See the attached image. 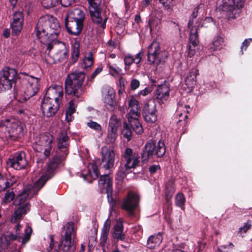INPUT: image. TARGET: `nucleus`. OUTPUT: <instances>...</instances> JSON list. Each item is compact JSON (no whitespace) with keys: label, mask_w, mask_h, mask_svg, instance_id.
<instances>
[{"label":"nucleus","mask_w":252,"mask_h":252,"mask_svg":"<svg viewBox=\"0 0 252 252\" xmlns=\"http://www.w3.org/2000/svg\"><path fill=\"white\" fill-rule=\"evenodd\" d=\"M143 116L145 121L148 125L154 124L157 120V110L154 101H150L144 105Z\"/></svg>","instance_id":"obj_15"},{"label":"nucleus","mask_w":252,"mask_h":252,"mask_svg":"<svg viewBox=\"0 0 252 252\" xmlns=\"http://www.w3.org/2000/svg\"><path fill=\"white\" fill-rule=\"evenodd\" d=\"M15 197L13 191H7L2 199V204H5L11 202Z\"/></svg>","instance_id":"obj_51"},{"label":"nucleus","mask_w":252,"mask_h":252,"mask_svg":"<svg viewBox=\"0 0 252 252\" xmlns=\"http://www.w3.org/2000/svg\"><path fill=\"white\" fill-rule=\"evenodd\" d=\"M81 175L84 180L92 182L98 177L99 172L95 164L93 163H90L88 165L87 172L82 171Z\"/></svg>","instance_id":"obj_23"},{"label":"nucleus","mask_w":252,"mask_h":252,"mask_svg":"<svg viewBox=\"0 0 252 252\" xmlns=\"http://www.w3.org/2000/svg\"><path fill=\"white\" fill-rule=\"evenodd\" d=\"M167 57L168 53L167 51L164 50L161 51L160 50L157 54V56H156V59L155 60V63L158 64L160 63L164 62Z\"/></svg>","instance_id":"obj_46"},{"label":"nucleus","mask_w":252,"mask_h":252,"mask_svg":"<svg viewBox=\"0 0 252 252\" xmlns=\"http://www.w3.org/2000/svg\"><path fill=\"white\" fill-rule=\"evenodd\" d=\"M94 58L93 54L91 52H89L87 56H86L83 59V67L87 68L91 66L93 64Z\"/></svg>","instance_id":"obj_48"},{"label":"nucleus","mask_w":252,"mask_h":252,"mask_svg":"<svg viewBox=\"0 0 252 252\" xmlns=\"http://www.w3.org/2000/svg\"><path fill=\"white\" fill-rule=\"evenodd\" d=\"M115 153L113 150L103 147L101 150V160L104 168L110 170L113 167Z\"/></svg>","instance_id":"obj_19"},{"label":"nucleus","mask_w":252,"mask_h":252,"mask_svg":"<svg viewBox=\"0 0 252 252\" xmlns=\"http://www.w3.org/2000/svg\"><path fill=\"white\" fill-rule=\"evenodd\" d=\"M53 137L49 134H43L37 136L32 144L33 150L40 155H43L42 158H47L50 155L52 148Z\"/></svg>","instance_id":"obj_7"},{"label":"nucleus","mask_w":252,"mask_h":252,"mask_svg":"<svg viewBox=\"0 0 252 252\" xmlns=\"http://www.w3.org/2000/svg\"><path fill=\"white\" fill-rule=\"evenodd\" d=\"M87 125L90 128L97 131H100L102 129L100 125L93 121H90V122H88Z\"/></svg>","instance_id":"obj_52"},{"label":"nucleus","mask_w":252,"mask_h":252,"mask_svg":"<svg viewBox=\"0 0 252 252\" xmlns=\"http://www.w3.org/2000/svg\"><path fill=\"white\" fill-rule=\"evenodd\" d=\"M18 114L21 116L23 121H26L29 118L31 112L27 108H22L18 110Z\"/></svg>","instance_id":"obj_53"},{"label":"nucleus","mask_w":252,"mask_h":252,"mask_svg":"<svg viewBox=\"0 0 252 252\" xmlns=\"http://www.w3.org/2000/svg\"><path fill=\"white\" fill-rule=\"evenodd\" d=\"M244 5V0H223L222 8L228 19H235L239 15Z\"/></svg>","instance_id":"obj_10"},{"label":"nucleus","mask_w":252,"mask_h":252,"mask_svg":"<svg viewBox=\"0 0 252 252\" xmlns=\"http://www.w3.org/2000/svg\"><path fill=\"white\" fill-rule=\"evenodd\" d=\"M252 41V38H249L245 39L242 43L241 46V53L242 55L244 54V51H246L248 47L250 45Z\"/></svg>","instance_id":"obj_55"},{"label":"nucleus","mask_w":252,"mask_h":252,"mask_svg":"<svg viewBox=\"0 0 252 252\" xmlns=\"http://www.w3.org/2000/svg\"><path fill=\"white\" fill-rule=\"evenodd\" d=\"M107 68L110 74L113 76L116 77L122 74V70L116 64H107Z\"/></svg>","instance_id":"obj_43"},{"label":"nucleus","mask_w":252,"mask_h":252,"mask_svg":"<svg viewBox=\"0 0 252 252\" xmlns=\"http://www.w3.org/2000/svg\"><path fill=\"white\" fill-rule=\"evenodd\" d=\"M68 137L66 133H61L58 138V147L59 149H64V154L66 153V148L68 145Z\"/></svg>","instance_id":"obj_39"},{"label":"nucleus","mask_w":252,"mask_h":252,"mask_svg":"<svg viewBox=\"0 0 252 252\" xmlns=\"http://www.w3.org/2000/svg\"><path fill=\"white\" fill-rule=\"evenodd\" d=\"M140 86L139 81L136 79H133L130 83V87L132 90H136Z\"/></svg>","instance_id":"obj_63"},{"label":"nucleus","mask_w":252,"mask_h":252,"mask_svg":"<svg viewBox=\"0 0 252 252\" xmlns=\"http://www.w3.org/2000/svg\"><path fill=\"white\" fill-rule=\"evenodd\" d=\"M224 40L222 37L220 36L215 37L212 42L209 45V49L211 52L219 51L222 48Z\"/></svg>","instance_id":"obj_35"},{"label":"nucleus","mask_w":252,"mask_h":252,"mask_svg":"<svg viewBox=\"0 0 252 252\" xmlns=\"http://www.w3.org/2000/svg\"><path fill=\"white\" fill-rule=\"evenodd\" d=\"M170 88L167 84L165 83L158 86L155 91L156 98L164 103L169 97Z\"/></svg>","instance_id":"obj_24"},{"label":"nucleus","mask_w":252,"mask_h":252,"mask_svg":"<svg viewBox=\"0 0 252 252\" xmlns=\"http://www.w3.org/2000/svg\"><path fill=\"white\" fill-rule=\"evenodd\" d=\"M83 22L74 20H65V25L67 31L72 35H79L83 27Z\"/></svg>","instance_id":"obj_22"},{"label":"nucleus","mask_w":252,"mask_h":252,"mask_svg":"<svg viewBox=\"0 0 252 252\" xmlns=\"http://www.w3.org/2000/svg\"><path fill=\"white\" fill-rule=\"evenodd\" d=\"M202 19L200 18H197V21H194V24L191 26H189V28L191 30V29H195L196 31H197V29L199 28L202 26Z\"/></svg>","instance_id":"obj_60"},{"label":"nucleus","mask_w":252,"mask_h":252,"mask_svg":"<svg viewBox=\"0 0 252 252\" xmlns=\"http://www.w3.org/2000/svg\"><path fill=\"white\" fill-rule=\"evenodd\" d=\"M26 83L22 88L24 94V99L26 100L35 95L39 90V79L33 76H28L25 79Z\"/></svg>","instance_id":"obj_12"},{"label":"nucleus","mask_w":252,"mask_h":252,"mask_svg":"<svg viewBox=\"0 0 252 252\" xmlns=\"http://www.w3.org/2000/svg\"><path fill=\"white\" fill-rule=\"evenodd\" d=\"M22 226L18 224L15 227V234L7 232L0 237V252H6L9 248L12 249L13 243L14 241L24 245L30 240L32 229L31 227L27 226L25 229V234L20 233Z\"/></svg>","instance_id":"obj_3"},{"label":"nucleus","mask_w":252,"mask_h":252,"mask_svg":"<svg viewBox=\"0 0 252 252\" xmlns=\"http://www.w3.org/2000/svg\"><path fill=\"white\" fill-rule=\"evenodd\" d=\"M162 241V235L159 233L150 236L147 240V247L150 249H155L159 247Z\"/></svg>","instance_id":"obj_30"},{"label":"nucleus","mask_w":252,"mask_h":252,"mask_svg":"<svg viewBox=\"0 0 252 252\" xmlns=\"http://www.w3.org/2000/svg\"><path fill=\"white\" fill-rule=\"evenodd\" d=\"M139 117L127 116L128 123L133 130L138 134H140L143 132V128L141 124L138 120Z\"/></svg>","instance_id":"obj_34"},{"label":"nucleus","mask_w":252,"mask_h":252,"mask_svg":"<svg viewBox=\"0 0 252 252\" xmlns=\"http://www.w3.org/2000/svg\"><path fill=\"white\" fill-rule=\"evenodd\" d=\"M139 197L138 195L132 192H129L126 199L123 203L122 208L126 210L130 216L133 215V210L137 206Z\"/></svg>","instance_id":"obj_17"},{"label":"nucleus","mask_w":252,"mask_h":252,"mask_svg":"<svg viewBox=\"0 0 252 252\" xmlns=\"http://www.w3.org/2000/svg\"><path fill=\"white\" fill-rule=\"evenodd\" d=\"M24 125L15 118L11 117L0 122V136L15 140L22 135Z\"/></svg>","instance_id":"obj_4"},{"label":"nucleus","mask_w":252,"mask_h":252,"mask_svg":"<svg viewBox=\"0 0 252 252\" xmlns=\"http://www.w3.org/2000/svg\"><path fill=\"white\" fill-rule=\"evenodd\" d=\"M60 103L51 101L47 97H43L41 103V110L44 116L47 117H52L57 112Z\"/></svg>","instance_id":"obj_18"},{"label":"nucleus","mask_w":252,"mask_h":252,"mask_svg":"<svg viewBox=\"0 0 252 252\" xmlns=\"http://www.w3.org/2000/svg\"><path fill=\"white\" fill-rule=\"evenodd\" d=\"M89 11L93 23L98 29L103 30L106 28L108 17L102 12L100 3L96 0H88Z\"/></svg>","instance_id":"obj_6"},{"label":"nucleus","mask_w":252,"mask_h":252,"mask_svg":"<svg viewBox=\"0 0 252 252\" xmlns=\"http://www.w3.org/2000/svg\"><path fill=\"white\" fill-rule=\"evenodd\" d=\"M174 181L172 180H169L166 184V189L169 192H173L174 190Z\"/></svg>","instance_id":"obj_62"},{"label":"nucleus","mask_w":252,"mask_h":252,"mask_svg":"<svg viewBox=\"0 0 252 252\" xmlns=\"http://www.w3.org/2000/svg\"><path fill=\"white\" fill-rule=\"evenodd\" d=\"M79 55V44L75 42L73 46V50L72 52L71 58L73 63L76 62L78 58Z\"/></svg>","instance_id":"obj_50"},{"label":"nucleus","mask_w":252,"mask_h":252,"mask_svg":"<svg viewBox=\"0 0 252 252\" xmlns=\"http://www.w3.org/2000/svg\"><path fill=\"white\" fill-rule=\"evenodd\" d=\"M117 135V131L108 129L107 136L104 139L105 143L107 144H114Z\"/></svg>","instance_id":"obj_41"},{"label":"nucleus","mask_w":252,"mask_h":252,"mask_svg":"<svg viewBox=\"0 0 252 252\" xmlns=\"http://www.w3.org/2000/svg\"><path fill=\"white\" fill-rule=\"evenodd\" d=\"M63 96V89L60 85H54L47 89L44 97L55 102H61Z\"/></svg>","instance_id":"obj_20"},{"label":"nucleus","mask_w":252,"mask_h":252,"mask_svg":"<svg viewBox=\"0 0 252 252\" xmlns=\"http://www.w3.org/2000/svg\"><path fill=\"white\" fill-rule=\"evenodd\" d=\"M124 226L123 220L120 218L117 220L116 224L113 227L112 237L117 241H124L126 235L123 232Z\"/></svg>","instance_id":"obj_26"},{"label":"nucleus","mask_w":252,"mask_h":252,"mask_svg":"<svg viewBox=\"0 0 252 252\" xmlns=\"http://www.w3.org/2000/svg\"><path fill=\"white\" fill-rule=\"evenodd\" d=\"M129 107L130 108L129 113L127 114V116L130 117H139L140 116V109L139 106V103L137 100L133 96H132L129 101Z\"/></svg>","instance_id":"obj_31"},{"label":"nucleus","mask_w":252,"mask_h":252,"mask_svg":"<svg viewBox=\"0 0 252 252\" xmlns=\"http://www.w3.org/2000/svg\"><path fill=\"white\" fill-rule=\"evenodd\" d=\"M159 43L157 41H153L149 46L148 51V61L150 63H154L156 56L160 50Z\"/></svg>","instance_id":"obj_28"},{"label":"nucleus","mask_w":252,"mask_h":252,"mask_svg":"<svg viewBox=\"0 0 252 252\" xmlns=\"http://www.w3.org/2000/svg\"><path fill=\"white\" fill-rule=\"evenodd\" d=\"M102 96L103 102L107 109L113 111L117 105L115 90L110 86L104 87L102 90Z\"/></svg>","instance_id":"obj_13"},{"label":"nucleus","mask_w":252,"mask_h":252,"mask_svg":"<svg viewBox=\"0 0 252 252\" xmlns=\"http://www.w3.org/2000/svg\"><path fill=\"white\" fill-rule=\"evenodd\" d=\"M50 244L49 248L47 249L48 252H58L56 249H54V246L55 243L53 241V236L52 235L50 236Z\"/></svg>","instance_id":"obj_61"},{"label":"nucleus","mask_w":252,"mask_h":252,"mask_svg":"<svg viewBox=\"0 0 252 252\" xmlns=\"http://www.w3.org/2000/svg\"><path fill=\"white\" fill-rule=\"evenodd\" d=\"M30 210V204L28 203L24 204L23 205L19 207L15 210L13 217L11 219L12 222H16L21 219L23 215H25Z\"/></svg>","instance_id":"obj_33"},{"label":"nucleus","mask_w":252,"mask_h":252,"mask_svg":"<svg viewBox=\"0 0 252 252\" xmlns=\"http://www.w3.org/2000/svg\"><path fill=\"white\" fill-rule=\"evenodd\" d=\"M165 153V148L163 142L159 141L156 145L151 142L147 143L144 146V150L142 154V160L143 162H147L150 157L156 156L161 157Z\"/></svg>","instance_id":"obj_8"},{"label":"nucleus","mask_w":252,"mask_h":252,"mask_svg":"<svg viewBox=\"0 0 252 252\" xmlns=\"http://www.w3.org/2000/svg\"><path fill=\"white\" fill-rule=\"evenodd\" d=\"M75 0H59V4L63 6L67 7L74 2Z\"/></svg>","instance_id":"obj_64"},{"label":"nucleus","mask_w":252,"mask_h":252,"mask_svg":"<svg viewBox=\"0 0 252 252\" xmlns=\"http://www.w3.org/2000/svg\"><path fill=\"white\" fill-rule=\"evenodd\" d=\"M110 228V223L108 221V219L105 221L101 230V236L100 238V244L104 246L107 242L108 234Z\"/></svg>","instance_id":"obj_36"},{"label":"nucleus","mask_w":252,"mask_h":252,"mask_svg":"<svg viewBox=\"0 0 252 252\" xmlns=\"http://www.w3.org/2000/svg\"><path fill=\"white\" fill-rule=\"evenodd\" d=\"M11 27L12 35L16 36L20 32L22 29L23 23L12 22L11 23Z\"/></svg>","instance_id":"obj_44"},{"label":"nucleus","mask_w":252,"mask_h":252,"mask_svg":"<svg viewBox=\"0 0 252 252\" xmlns=\"http://www.w3.org/2000/svg\"><path fill=\"white\" fill-rule=\"evenodd\" d=\"M65 233L63 239L62 240L61 248L64 252H74L75 246L74 244V240L72 238L75 236L74 226L73 223L67 222L64 227Z\"/></svg>","instance_id":"obj_11"},{"label":"nucleus","mask_w":252,"mask_h":252,"mask_svg":"<svg viewBox=\"0 0 252 252\" xmlns=\"http://www.w3.org/2000/svg\"><path fill=\"white\" fill-rule=\"evenodd\" d=\"M63 159V156H55L52 160L48 163L46 169L40 178L34 183L33 185H28L16 197L15 203L18 201L19 204H21L28 197L32 198L36 194L46 181L53 176L54 171Z\"/></svg>","instance_id":"obj_1"},{"label":"nucleus","mask_w":252,"mask_h":252,"mask_svg":"<svg viewBox=\"0 0 252 252\" xmlns=\"http://www.w3.org/2000/svg\"><path fill=\"white\" fill-rule=\"evenodd\" d=\"M123 157L124 158L125 167L126 170L134 169L136 168L140 163V157L139 155L133 152L130 148H127L125 149Z\"/></svg>","instance_id":"obj_14"},{"label":"nucleus","mask_w":252,"mask_h":252,"mask_svg":"<svg viewBox=\"0 0 252 252\" xmlns=\"http://www.w3.org/2000/svg\"><path fill=\"white\" fill-rule=\"evenodd\" d=\"M173 0H159V2L162 4L165 9L170 11L172 9Z\"/></svg>","instance_id":"obj_54"},{"label":"nucleus","mask_w":252,"mask_h":252,"mask_svg":"<svg viewBox=\"0 0 252 252\" xmlns=\"http://www.w3.org/2000/svg\"><path fill=\"white\" fill-rule=\"evenodd\" d=\"M189 40V44H192L193 47H194V46H198L199 41L198 39L197 32L195 29H191V30H190Z\"/></svg>","instance_id":"obj_42"},{"label":"nucleus","mask_w":252,"mask_h":252,"mask_svg":"<svg viewBox=\"0 0 252 252\" xmlns=\"http://www.w3.org/2000/svg\"><path fill=\"white\" fill-rule=\"evenodd\" d=\"M18 73L15 69L5 68L0 73V92L10 90L18 79Z\"/></svg>","instance_id":"obj_9"},{"label":"nucleus","mask_w":252,"mask_h":252,"mask_svg":"<svg viewBox=\"0 0 252 252\" xmlns=\"http://www.w3.org/2000/svg\"><path fill=\"white\" fill-rule=\"evenodd\" d=\"M60 31L58 20L53 16L45 15L38 20L35 28V35L41 43L47 44L58 38Z\"/></svg>","instance_id":"obj_2"},{"label":"nucleus","mask_w":252,"mask_h":252,"mask_svg":"<svg viewBox=\"0 0 252 252\" xmlns=\"http://www.w3.org/2000/svg\"><path fill=\"white\" fill-rule=\"evenodd\" d=\"M233 246L232 243H230L229 245H223L218 248V251L219 252H231Z\"/></svg>","instance_id":"obj_58"},{"label":"nucleus","mask_w":252,"mask_h":252,"mask_svg":"<svg viewBox=\"0 0 252 252\" xmlns=\"http://www.w3.org/2000/svg\"><path fill=\"white\" fill-rule=\"evenodd\" d=\"M199 74V71L196 68L191 69L189 74L186 76L185 83L187 87L189 90H191L194 86L196 83V78Z\"/></svg>","instance_id":"obj_29"},{"label":"nucleus","mask_w":252,"mask_h":252,"mask_svg":"<svg viewBox=\"0 0 252 252\" xmlns=\"http://www.w3.org/2000/svg\"><path fill=\"white\" fill-rule=\"evenodd\" d=\"M186 199L184 195L181 193H178L175 197V204L182 209H184Z\"/></svg>","instance_id":"obj_47"},{"label":"nucleus","mask_w":252,"mask_h":252,"mask_svg":"<svg viewBox=\"0 0 252 252\" xmlns=\"http://www.w3.org/2000/svg\"><path fill=\"white\" fill-rule=\"evenodd\" d=\"M8 166L16 170L25 168L28 164L25 158V154L23 152L16 153L13 156L10 157L7 162Z\"/></svg>","instance_id":"obj_16"},{"label":"nucleus","mask_w":252,"mask_h":252,"mask_svg":"<svg viewBox=\"0 0 252 252\" xmlns=\"http://www.w3.org/2000/svg\"><path fill=\"white\" fill-rule=\"evenodd\" d=\"M198 49V46H194V47H193L192 44H189L188 46V57L191 58L196 53V50Z\"/></svg>","instance_id":"obj_59"},{"label":"nucleus","mask_w":252,"mask_h":252,"mask_svg":"<svg viewBox=\"0 0 252 252\" xmlns=\"http://www.w3.org/2000/svg\"><path fill=\"white\" fill-rule=\"evenodd\" d=\"M24 17L21 12H16L13 14V18L12 22L23 23Z\"/></svg>","instance_id":"obj_57"},{"label":"nucleus","mask_w":252,"mask_h":252,"mask_svg":"<svg viewBox=\"0 0 252 252\" xmlns=\"http://www.w3.org/2000/svg\"><path fill=\"white\" fill-rule=\"evenodd\" d=\"M121 126V122L116 115H112L110 119L108 129L117 131Z\"/></svg>","instance_id":"obj_40"},{"label":"nucleus","mask_w":252,"mask_h":252,"mask_svg":"<svg viewBox=\"0 0 252 252\" xmlns=\"http://www.w3.org/2000/svg\"><path fill=\"white\" fill-rule=\"evenodd\" d=\"M42 6L46 8H50L59 4V0H40Z\"/></svg>","instance_id":"obj_45"},{"label":"nucleus","mask_w":252,"mask_h":252,"mask_svg":"<svg viewBox=\"0 0 252 252\" xmlns=\"http://www.w3.org/2000/svg\"><path fill=\"white\" fill-rule=\"evenodd\" d=\"M201 5H199L197 6H196L193 10L192 14L190 17V19L189 20V23H188V26H191L194 24V21H197V18L196 16L198 14V10L200 8V6Z\"/></svg>","instance_id":"obj_49"},{"label":"nucleus","mask_w":252,"mask_h":252,"mask_svg":"<svg viewBox=\"0 0 252 252\" xmlns=\"http://www.w3.org/2000/svg\"><path fill=\"white\" fill-rule=\"evenodd\" d=\"M68 57V51L64 47L58 51L54 56V59L60 62H65Z\"/></svg>","instance_id":"obj_38"},{"label":"nucleus","mask_w":252,"mask_h":252,"mask_svg":"<svg viewBox=\"0 0 252 252\" xmlns=\"http://www.w3.org/2000/svg\"><path fill=\"white\" fill-rule=\"evenodd\" d=\"M142 54L141 52H139L134 56H132L129 54L126 55L124 58V62L125 64V69H128V67L132 63L136 64H139L141 61Z\"/></svg>","instance_id":"obj_32"},{"label":"nucleus","mask_w":252,"mask_h":252,"mask_svg":"<svg viewBox=\"0 0 252 252\" xmlns=\"http://www.w3.org/2000/svg\"><path fill=\"white\" fill-rule=\"evenodd\" d=\"M85 14L82 9L75 7L70 9L66 14L65 20L84 22Z\"/></svg>","instance_id":"obj_25"},{"label":"nucleus","mask_w":252,"mask_h":252,"mask_svg":"<svg viewBox=\"0 0 252 252\" xmlns=\"http://www.w3.org/2000/svg\"><path fill=\"white\" fill-rule=\"evenodd\" d=\"M85 78V74L82 71H75L69 74L65 82L66 94L79 98L81 94L79 89L82 86Z\"/></svg>","instance_id":"obj_5"},{"label":"nucleus","mask_w":252,"mask_h":252,"mask_svg":"<svg viewBox=\"0 0 252 252\" xmlns=\"http://www.w3.org/2000/svg\"><path fill=\"white\" fill-rule=\"evenodd\" d=\"M17 181V178L10 175L4 176L0 171V191H3L6 188L13 185Z\"/></svg>","instance_id":"obj_27"},{"label":"nucleus","mask_w":252,"mask_h":252,"mask_svg":"<svg viewBox=\"0 0 252 252\" xmlns=\"http://www.w3.org/2000/svg\"><path fill=\"white\" fill-rule=\"evenodd\" d=\"M112 184V178L108 174L102 175L98 181V187L101 192H106L109 199L113 191Z\"/></svg>","instance_id":"obj_21"},{"label":"nucleus","mask_w":252,"mask_h":252,"mask_svg":"<svg viewBox=\"0 0 252 252\" xmlns=\"http://www.w3.org/2000/svg\"><path fill=\"white\" fill-rule=\"evenodd\" d=\"M122 134L125 138L129 140L131 136V131L127 127V126L126 124H124V128L122 131Z\"/></svg>","instance_id":"obj_56"},{"label":"nucleus","mask_w":252,"mask_h":252,"mask_svg":"<svg viewBox=\"0 0 252 252\" xmlns=\"http://www.w3.org/2000/svg\"><path fill=\"white\" fill-rule=\"evenodd\" d=\"M77 104L74 100L70 101L69 106L66 111V120L68 122H71L73 119L72 114L75 112Z\"/></svg>","instance_id":"obj_37"}]
</instances>
